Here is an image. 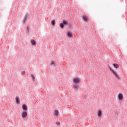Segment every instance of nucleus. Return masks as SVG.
Here are the masks:
<instances>
[{
    "instance_id": "obj_8",
    "label": "nucleus",
    "mask_w": 127,
    "mask_h": 127,
    "mask_svg": "<svg viewBox=\"0 0 127 127\" xmlns=\"http://www.w3.org/2000/svg\"><path fill=\"white\" fill-rule=\"evenodd\" d=\"M82 18L84 20V21H88V17L86 15H83L82 16Z\"/></svg>"
},
{
    "instance_id": "obj_16",
    "label": "nucleus",
    "mask_w": 127,
    "mask_h": 127,
    "mask_svg": "<svg viewBox=\"0 0 127 127\" xmlns=\"http://www.w3.org/2000/svg\"><path fill=\"white\" fill-rule=\"evenodd\" d=\"M51 24L53 25V26H54L55 25V20H53L51 21Z\"/></svg>"
},
{
    "instance_id": "obj_2",
    "label": "nucleus",
    "mask_w": 127,
    "mask_h": 127,
    "mask_svg": "<svg viewBox=\"0 0 127 127\" xmlns=\"http://www.w3.org/2000/svg\"><path fill=\"white\" fill-rule=\"evenodd\" d=\"M73 82L75 84H77L78 85V84H80V83H81V80L79 78H75L73 79Z\"/></svg>"
},
{
    "instance_id": "obj_9",
    "label": "nucleus",
    "mask_w": 127,
    "mask_h": 127,
    "mask_svg": "<svg viewBox=\"0 0 127 127\" xmlns=\"http://www.w3.org/2000/svg\"><path fill=\"white\" fill-rule=\"evenodd\" d=\"M63 23L64 24V25H71V24L68 23L67 21H64Z\"/></svg>"
},
{
    "instance_id": "obj_10",
    "label": "nucleus",
    "mask_w": 127,
    "mask_h": 127,
    "mask_svg": "<svg viewBox=\"0 0 127 127\" xmlns=\"http://www.w3.org/2000/svg\"><path fill=\"white\" fill-rule=\"evenodd\" d=\"M67 36L69 37H73V34L72 33H71V32L68 31L67 33Z\"/></svg>"
},
{
    "instance_id": "obj_4",
    "label": "nucleus",
    "mask_w": 127,
    "mask_h": 127,
    "mask_svg": "<svg viewBox=\"0 0 127 127\" xmlns=\"http://www.w3.org/2000/svg\"><path fill=\"white\" fill-rule=\"evenodd\" d=\"M118 98L119 101H122L123 99H124V96L123 95V94L119 93L118 95Z\"/></svg>"
},
{
    "instance_id": "obj_6",
    "label": "nucleus",
    "mask_w": 127,
    "mask_h": 127,
    "mask_svg": "<svg viewBox=\"0 0 127 127\" xmlns=\"http://www.w3.org/2000/svg\"><path fill=\"white\" fill-rule=\"evenodd\" d=\"M73 86L74 87V90H75V91H77V90H78L80 87V86L78 84H75Z\"/></svg>"
},
{
    "instance_id": "obj_15",
    "label": "nucleus",
    "mask_w": 127,
    "mask_h": 127,
    "mask_svg": "<svg viewBox=\"0 0 127 127\" xmlns=\"http://www.w3.org/2000/svg\"><path fill=\"white\" fill-rule=\"evenodd\" d=\"M50 64V65H51V66H55V65H56L55 62H54V61H52Z\"/></svg>"
},
{
    "instance_id": "obj_17",
    "label": "nucleus",
    "mask_w": 127,
    "mask_h": 127,
    "mask_svg": "<svg viewBox=\"0 0 127 127\" xmlns=\"http://www.w3.org/2000/svg\"><path fill=\"white\" fill-rule=\"evenodd\" d=\"M59 113L58 112V110H55V113H54V115L55 116H58Z\"/></svg>"
},
{
    "instance_id": "obj_5",
    "label": "nucleus",
    "mask_w": 127,
    "mask_h": 127,
    "mask_svg": "<svg viewBox=\"0 0 127 127\" xmlns=\"http://www.w3.org/2000/svg\"><path fill=\"white\" fill-rule=\"evenodd\" d=\"M97 116L98 118H101L103 116V113L102 112V110H99L97 112Z\"/></svg>"
},
{
    "instance_id": "obj_13",
    "label": "nucleus",
    "mask_w": 127,
    "mask_h": 127,
    "mask_svg": "<svg viewBox=\"0 0 127 127\" xmlns=\"http://www.w3.org/2000/svg\"><path fill=\"white\" fill-rule=\"evenodd\" d=\"M31 43L32 44V45H35L36 44V41H35L34 40H31Z\"/></svg>"
},
{
    "instance_id": "obj_19",
    "label": "nucleus",
    "mask_w": 127,
    "mask_h": 127,
    "mask_svg": "<svg viewBox=\"0 0 127 127\" xmlns=\"http://www.w3.org/2000/svg\"><path fill=\"white\" fill-rule=\"evenodd\" d=\"M26 32H27L28 34L29 33V26H27V27Z\"/></svg>"
},
{
    "instance_id": "obj_22",
    "label": "nucleus",
    "mask_w": 127,
    "mask_h": 127,
    "mask_svg": "<svg viewBox=\"0 0 127 127\" xmlns=\"http://www.w3.org/2000/svg\"><path fill=\"white\" fill-rule=\"evenodd\" d=\"M21 74H22L23 75H25V71H22Z\"/></svg>"
},
{
    "instance_id": "obj_20",
    "label": "nucleus",
    "mask_w": 127,
    "mask_h": 127,
    "mask_svg": "<svg viewBox=\"0 0 127 127\" xmlns=\"http://www.w3.org/2000/svg\"><path fill=\"white\" fill-rule=\"evenodd\" d=\"M27 19V16H25V17L24 18V20H23V22H25V21H26V20Z\"/></svg>"
},
{
    "instance_id": "obj_12",
    "label": "nucleus",
    "mask_w": 127,
    "mask_h": 127,
    "mask_svg": "<svg viewBox=\"0 0 127 127\" xmlns=\"http://www.w3.org/2000/svg\"><path fill=\"white\" fill-rule=\"evenodd\" d=\"M16 101L17 104H19L20 102V100L19 99V97L16 96Z\"/></svg>"
},
{
    "instance_id": "obj_7",
    "label": "nucleus",
    "mask_w": 127,
    "mask_h": 127,
    "mask_svg": "<svg viewBox=\"0 0 127 127\" xmlns=\"http://www.w3.org/2000/svg\"><path fill=\"white\" fill-rule=\"evenodd\" d=\"M22 109L23 111H27V106H26V105L23 104L22 106Z\"/></svg>"
},
{
    "instance_id": "obj_11",
    "label": "nucleus",
    "mask_w": 127,
    "mask_h": 127,
    "mask_svg": "<svg viewBox=\"0 0 127 127\" xmlns=\"http://www.w3.org/2000/svg\"><path fill=\"white\" fill-rule=\"evenodd\" d=\"M113 67L115 68V69H118V68H119V64L116 63L113 64Z\"/></svg>"
},
{
    "instance_id": "obj_21",
    "label": "nucleus",
    "mask_w": 127,
    "mask_h": 127,
    "mask_svg": "<svg viewBox=\"0 0 127 127\" xmlns=\"http://www.w3.org/2000/svg\"><path fill=\"white\" fill-rule=\"evenodd\" d=\"M56 124L58 126H60V122H56Z\"/></svg>"
},
{
    "instance_id": "obj_14",
    "label": "nucleus",
    "mask_w": 127,
    "mask_h": 127,
    "mask_svg": "<svg viewBox=\"0 0 127 127\" xmlns=\"http://www.w3.org/2000/svg\"><path fill=\"white\" fill-rule=\"evenodd\" d=\"M60 27H61V28H64V27H65V25H64L63 23H61L60 24Z\"/></svg>"
},
{
    "instance_id": "obj_1",
    "label": "nucleus",
    "mask_w": 127,
    "mask_h": 127,
    "mask_svg": "<svg viewBox=\"0 0 127 127\" xmlns=\"http://www.w3.org/2000/svg\"><path fill=\"white\" fill-rule=\"evenodd\" d=\"M108 68L110 71L112 72L113 75L118 80H120V79H121V77L119 76V74H118V73H117V72H116L115 70L112 69V68H111V66H109Z\"/></svg>"
},
{
    "instance_id": "obj_3",
    "label": "nucleus",
    "mask_w": 127,
    "mask_h": 127,
    "mask_svg": "<svg viewBox=\"0 0 127 127\" xmlns=\"http://www.w3.org/2000/svg\"><path fill=\"white\" fill-rule=\"evenodd\" d=\"M21 116L23 119H25L27 117V112L26 111H23L21 113Z\"/></svg>"
},
{
    "instance_id": "obj_18",
    "label": "nucleus",
    "mask_w": 127,
    "mask_h": 127,
    "mask_svg": "<svg viewBox=\"0 0 127 127\" xmlns=\"http://www.w3.org/2000/svg\"><path fill=\"white\" fill-rule=\"evenodd\" d=\"M31 76L32 77V79L33 82H34V81H35V77H34V75L31 74Z\"/></svg>"
}]
</instances>
